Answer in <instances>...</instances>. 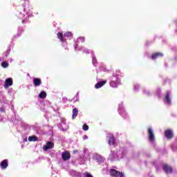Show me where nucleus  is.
I'll use <instances>...</instances> for the list:
<instances>
[{"mask_svg":"<svg viewBox=\"0 0 177 177\" xmlns=\"http://www.w3.org/2000/svg\"><path fill=\"white\" fill-rule=\"evenodd\" d=\"M16 16L20 19L23 24L28 21V17L32 16V6L27 5L23 7H19L16 12Z\"/></svg>","mask_w":177,"mask_h":177,"instance_id":"f257e3e1","label":"nucleus"},{"mask_svg":"<svg viewBox=\"0 0 177 177\" xmlns=\"http://www.w3.org/2000/svg\"><path fill=\"white\" fill-rule=\"evenodd\" d=\"M127 156V149L125 148H121L117 154V152L111 151L109 153V160L111 161H117V160H121Z\"/></svg>","mask_w":177,"mask_h":177,"instance_id":"f03ea898","label":"nucleus"},{"mask_svg":"<svg viewBox=\"0 0 177 177\" xmlns=\"http://www.w3.org/2000/svg\"><path fill=\"white\" fill-rule=\"evenodd\" d=\"M109 85L111 88H118V85H121V79L118 72L113 73Z\"/></svg>","mask_w":177,"mask_h":177,"instance_id":"7ed1b4c3","label":"nucleus"},{"mask_svg":"<svg viewBox=\"0 0 177 177\" xmlns=\"http://www.w3.org/2000/svg\"><path fill=\"white\" fill-rule=\"evenodd\" d=\"M71 35H73L71 32H65L64 35L62 32H58L57 38L58 39H59V41H61V42L63 43V46H66V45H67V43L66 42V39H67V38H70Z\"/></svg>","mask_w":177,"mask_h":177,"instance_id":"20e7f679","label":"nucleus"},{"mask_svg":"<svg viewBox=\"0 0 177 177\" xmlns=\"http://www.w3.org/2000/svg\"><path fill=\"white\" fill-rule=\"evenodd\" d=\"M118 111L119 114L121 115L122 117H123L124 118H127L128 114L125 111V109H124V104H122V102L118 104Z\"/></svg>","mask_w":177,"mask_h":177,"instance_id":"39448f33","label":"nucleus"},{"mask_svg":"<svg viewBox=\"0 0 177 177\" xmlns=\"http://www.w3.org/2000/svg\"><path fill=\"white\" fill-rule=\"evenodd\" d=\"M148 136L151 143H154V142H156V136L154 135V131L151 127H149L148 129Z\"/></svg>","mask_w":177,"mask_h":177,"instance_id":"423d86ee","label":"nucleus"},{"mask_svg":"<svg viewBox=\"0 0 177 177\" xmlns=\"http://www.w3.org/2000/svg\"><path fill=\"white\" fill-rule=\"evenodd\" d=\"M163 102L165 103V104H166L167 106H170L172 100H171V92L167 91L166 93V95L163 100Z\"/></svg>","mask_w":177,"mask_h":177,"instance_id":"0eeeda50","label":"nucleus"},{"mask_svg":"<svg viewBox=\"0 0 177 177\" xmlns=\"http://www.w3.org/2000/svg\"><path fill=\"white\" fill-rule=\"evenodd\" d=\"M111 175L114 177H124V174L122 172H120L114 169H111Z\"/></svg>","mask_w":177,"mask_h":177,"instance_id":"6e6552de","label":"nucleus"},{"mask_svg":"<svg viewBox=\"0 0 177 177\" xmlns=\"http://www.w3.org/2000/svg\"><path fill=\"white\" fill-rule=\"evenodd\" d=\"M108 144L109 146H117V141L114 138V136H111L108 137Z\"/></svg>","mask_w":177,"mask_h":177,"instance_id":"1a4fd4ad","label":"nucleus"},{"mask_svg":"<svg viewBox=\"0 0 177 177\" xmlns=\"http://www.w3.org/2000/svg\"><path fill=\"white\" fill-rule=\"evenodd\" d=\"M71 158V155L68 153V151H64L62 153V158L63 161H67L68 160H70Z\"/></svg>","mask_w":177,"mask_h":177,"instance_id":"9d476101","label":"nucleus"},{"mask_svg":"<svg viewBox=\"0 0 177 177\" xmlns=\"http://www.w3.org/2000/svg\"><path fill=\"white\" fill-rule=\"evenodd\" d=\"M75 50H82L84 53H90L89 50L87 48H84L83 46H80L78 48V44H76L75 46Z\"/></svg>","mask_w":177,"mask_h":177,"instance_id":"9b49d317","label":"nucleus"},{"mask_svg":"<svg viewBox=\"0 0 177 177\" xmlns=\"http://www.w3.org/2000/svg\"><path fill=\"white\" fill-rule=\"evenodd\" d=\"M54 146L55 144H53V142L48 141L46 142V145L44 146L43 149L44 151H46V150H49V149H53Z\"/></svg>","mask_w":177,"mask_h":177,"instance_id":"f8f14e48","label":"nucleus"},{"mask_svg":"<svg viewBox=\"0 0 177 177\" xmlns=\"http://www.w3.org/2000/svg\"><path fill=\"white\" fill-rule=\"evenodd\" d=\"M9 165V162L8 161V159H5L0 163V167L1 169H6Z\"/></svg>","mask_w":177,"mask_h":177,"instance_id":"ddd939ff","label":"nucleus"},{"mask_svg":"<svg viewBox=\"0 0 177 177\" xmlns=\"http://www.w3.org/2000/svg\"><path fill=\"white\" fill-rule=\"evenodd\" d=\"M165 136L167 139H172L174 138V132L171 129L166 130L165 131Z\"/></svg>","mask_w":177,"mask_h":177,"instance_id":"4468645a","label":"nucleus"},{"mask_svg":"<svg viewBox=\"0 0 177 177\" xmlns=\"http://www.w3.org/2000/svg\"><path fill=\"white\" fill-rule=\"evenodd\" d=\"M13 85V80L12 78H8L6 80V83L4 84V88L8 89V86H12Z\"/></svg>","mask_w":177,"mask_h":177,"instance_id":"2eb2a0df","label":"nucleus"},{"mask_svg":"<svg viewBox=\"0 0 177 177\" xmlns=\"http://www.w3.org/2000/svg\"><path fill=\"white\" fill-rule=\"evenodd\" d=\"M41 84H42V81L41 80V79H39L38 77H35L33 79V85L36 88L38 86H41Z\"/></svg>","mask_w":177,"mask_h":177,"instance_id":"dca6fc26","label":"nucleus"},{"mask_svg":"<svg viewBox=\"0 0 177 177\" xmlns=\"http://www.w3.org/2000/svg\"><path fill=\"white\" fill-rule=\"evenodd\" d=\"M163 169L166 172V174H172V167L171 166L165 165H163Z\"/></svg>","mask_w":177,"mask_h":177,"instance_id":"f3484780","label":"nucleus"},{"mask_svg":"<svg viewBox=\"0 0 177 177\" xmlns=\"http://www.w3.org/2000/svg\"><path fill=\"white\" fill-rule=\"evenodd\" d=\"M107 82V81H102V82H100L98 83H97L95 85V89H100V88H102V86H103Z\"/></svg>","mask_w":177,"mask_h":177,"instance_id":"a211bd4d","label":"nucleus"},{"mask_svg":"<svg viewBox=\"0 0 177 177\" xmlns=\"http://www.w3.org/2000/svg\"><path fill=\"white\" fill-rule=\"evenodd\" d=\"M162 56H164V55L161 53H156L152 55L151 56V59L152 60H156V59H157L158 57H162Z\"/></svg>","mask_w":177,"mask_h":177,"instance_id":"6ab92c4d","label":"nucleus"},{"mask_svg":"<svg viewBox=\"0 0 177 177\" xmlns=\"http://www.w3.org/2000/svg\"><path fill=\"white\" fill-rule=\"evenodd\" d=\"M91 55H92V63L93 66H96V64H97V59H96V57H95V54H93V51H91Z\"/></svg>","mask_w":177,"mask_h":177,"instance_id":"aec40b11","label":"nucleus"},{"mask_svg":"<svg viewBox=\"0 0 177 177\" xmlns=\"http://www.w3.org/2000/svg\"><path fill=\"white\" fill-rule=\"evenodd\" d=\"M77 115H78V109H77V108H75L73 109V115H72L73 120H75Z\"/></svg>","mask_w":177,"mask_h":177,"instance_id":"412c9836","label":"nucleus"},{"mask_svg":"<svg viewBox=\"0 0 177 177\" xmlns=\"http://www.w3.org/2000/svg\"><path fill=\"white\" fill-rule=\"evenodd\" d=\"M94 158L96 160L97 162H102V161H103L102 157L99 154H95Z\"/></svg>","mask_w":177,"mask_h":177,"instance_id":"4be33fe9","label":"nucleus"},{"mask_svg":"<svg viewBox=\"0 0 177 177\" xmlns=\"http://www.w3.org/2000/svg\"><path fill=\"white\" fill-rule=\"evenodd\" d=\"M38 140V138L35 136H32L28 137L29 142H37Z\"/></svg>","mask_w":177,"mask_h":177,"instance_id":"5701e85b","label":"nucleus"},{"mask_svg":"<svg viewBox=\"0 0 177 177\" xmlns=\"http://www.w3.org/2000/svg\"><path fill=\"white\" fill-rule=\"evenodd\" d=\"M39 97H40V99H45V97H46V92H45V91H41V92L39 94Z\"/></svg>","mask_w":177,"mask_h":177,"instance_id":"b1692460","label":"nucleus"},{"mask_svg":"<svg viewBox=\"0 0 177 177\" xmlns=\"http://www.w3.org/2000/svg\"><path fill=\"white\" fill-rule=\"evenodd\" d=\"M171 149L174 151H177V138L175 140V142L171 145Z\"/></svg>","mask_w":177,"mask_h":177,"instance_id":"393cba45","label":"nucleus"},{"mask_svg":"<svg viewBox=\"0 0 177 177\" xmlns=\"http://www.w3.org/2000/svg\"><path fill=\"white\" fill-rule=\"evenodd\" d=\"M143 93L146 96H150V95H151V93L150 92V90H147L146 88L143 89Z\"/></svg>","mask_w":177,"mask_h":177,"instance_id":"a878e982","label":"nucleus"},{"mask_svg":"<svg viewBox=\"0 0 177 177\" xmlns=\"http://www.w3.org/2000/svg\"><path fill=\"white\" fill-rule=\"evenodd\" d=\"M82 43V42H85V37H79L77 39V44H80Z\"/></svg>","mask_w":177,"mask_h":177,"instance_id":"bb28decb","label":"nucleus"},{"mask_svg":"<svg viewBox=\"0 0 177 177\" xmlns=\"http://www.w3.org/2000/svg\"><path fill=\"white\" fill-rule=\"evenodd\" d=\"M1 67H3V68H6L9 67V63H8L6 62H3L1 63Z\"/></svg>","mask_w":177,"mask_h":177,"instance_id":"cd10ccee","label":"nucleus"},{"mask_svg":"<svg viewBox=\"0 0 177 177\" xmlns=\"http://www.w3.org/2000/svg\"><path fill=\"white\" fill-rule=\"evenodd\" d=\"M139 88H140V85H139L138 84H134L133 89L136 92H138V91H139Z\"/></svg>","mask_w":177,"mask_h":177,"instance_id":"c85d7f7f","label":"nucleus"},{"mask_svg":"<svg viewBox=\"0 0 177 177\" xmlns=\"http://www.w3.org/2000/svg\"><path fill=\"white\" fill-rule=\"evenodd\" d=\"M78 95V93H77V95L73 97V100H75V102H78V100H80V97Z\"/></svg>","mask_w":177,"mask_h":177,"instance_id":"c756f323","label":"nucleus"},{"mask_svg":"<svg viewBox=\"0 0 177 177\" xmlns=\"http://www.w3.org/2000/svg\"><path fill=\"white\" fill-rule=\"evenodd\" d=\"M82 129L83 131H88V129H89V127L86 124H84L82 127Z\"/></svg>","mask_w":177,"mask_h":177,"instance_id":"7c9ffc66","label":"nucleus"},{"mask_svg":"<svg viewBox=\"0 0 177 177\" xmlns=\"http://www.w3.org/2000/svg\"><path fill=\"white\" fill-rule=\"evenodd\" d=\"M161 93V90L158 89L156 92V95L158 97H161V95H160Z\"/></svg>","mask_w":177,"mask_h":177,"instance_id":"2f4dec72","label":"nucleus"},{"mask_svg":"<svg viewBox=\"0 0 177 177\" xmlns=\"http://www.w3.org/2000/svg\"><path fill=\"white\" fill-rule=\"evenodd\" d=\"M85 176H86V177H93V176H92V174H91L88 172L85 173Z\"/></svg>","mask_w":177,"mask_h":177,"instance_id":"473e14b6","label":"nucleus"},{"mask_svg":"<svg viewBox=\"0 0 177 177\" xmlns=\"http://www.w3.org/2000/svg\"><path fill=\"white\" fill-rule=\"evenodd\" d=\"M99 70L101 71H105L106 68H104V66H101V67H100Z\"/></svg>","mask_w":177,"mask_h":177,"instance_id":"72a5a7b5","label":"nucleus"},{"mask_svg":"<svg viewBox=\"0 0 177 177\" xmlns=\"http://www.w3.org/2000/svg\"><path fill=\"white\" fill-rule=\"evenodd\" d=\"M62 124H63V125H66V119H62Z\"/></svg>","mask_w":177,"mask_h":177,"instance_id":"f704fd0d","label":"nucleus"},{"mask_svg":"<svg viewBox=\"0 0 177 177\" xmlns=\"http://www.w3.org/2000/svg\"><path fill=\"white\" fill-rule=\"evenodd\" d=\"M9 53H10V50H7V54L6 55V57H8V56H9Z\"/></svg>","mask_w":177,"mask_h":177,"instance_id":"c9c22d12","label":"nucleus"},{"mask_svg":"<svg viewBox=\"0 0 177 177\" xmlns=\"http://www.w3.org/2000/svg\"><path fill=\"white\" fill-rule=\"evenodd\" d=\"M62 101L66 103V102L67 101V98L66 97H63L62 98Z\"/></svg>","mask_w":177,"mask_h":177,"instance_id":"e433bc0d","label":"nucleus"},{"mask_svg":"<svg viewBox=\"0 0 177 177\" xmlns=\"http://www.w3.org/2000/svg\"><path fill=\"white\" fill-rule=\"evenodd\" d=\"M0 111H1V113H5V109L3 108H0Z\"/></svg>","mask_w":177,"mask_h":177,"instance_id":"4c0bfd02","label":"nucleus"},{"mask_svg":"<svg viewBox=\"0 0 177 177\" xmlns=\"http://www.w3.org/2000/svg\"><path fill=\"white\" fill-rule=\"evenodd\" d=\"M83 139L84 140H86V139H88V136H84Z\"/></svg>","mask_w":177,"mask_h":177,"instance_id":"58836bf2","label":"nucleus"},{"mask_svg":"<svg viewBox=\"0 0 177 177\" xmlns=\"http://www.w3.org/2000/svg\"><path fill=\"white\" fill-rule=\"evenodd\" d=\"M73 153H74V154H77V153H78V151L74 150V151H73Z\"/></svg>","mask_w":177,"mask_h":177,"instance_id":"ea45409f","label":"nucleus"},{"mask_svg":"<svg viewBox=\"0 0 177 177\" xmlns=\"http://www.w3.org/2000/svg\"><path fill=\"white\" fill-rule=\"evenodd\" d=\"M62 131H67V129H63Z\"/></svg>","mask_w":177,"mask_h":177,"instance_id":"a19ab883","label":"nucleus"},{"mask_svg":"<svg viewBox=\"0 0 177 177\" xmlns=\"http://www.w3.org/2000/svg\"><path fill=\"white\" fill-rule=\"evenodd\" d=\"M8 92H9V93H10V92H12V90H9Z\"/></svg>","mask_w":177,"mask_h":177,"instance_id":"79ce46f5","label":"nucleus"},{"mask_svg":"<svg viewBox=\"0 0 177 177\" xmlns=\"http://www.w3.org/2000/svg\"><path fill=\"white\" fill-rule=\"evenodd\" d=\"M96 71H97V73H99V70H97Z\"/></svg>","mask_w":177,"mask_h":177,"instance_id":"37998d69","label":"nucleus"},{"mask_svg":"<svg viewBox=\"0 0 177 177\" xmlns=\"http://www.w3.org/2000/svg\"><path fill=\"white\" fill-rule=\"evenodd\" d=\"M65 49L67 50V47H65Z\"/></svg>","mask_w":177,"mask_h":177,"instance_id":"c03bdc74","label":"nucleus"}]
</instances>
